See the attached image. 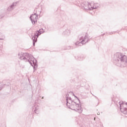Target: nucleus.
I'll return each mask as SVG.
<instances>
[{"mask_svg":"<svg viewBox=\"0 0 127 127\" xmlns=\"http://www.w3.org/2000/svg\"><path fill=\"white\" fill-rule=\"evenodd\" d=\"M18 58L22 60L24 62H28L31 66L35 69V66L37 67V61L34 59V57L28 53H19L18 54Z\"/></svg>","mask_w":127,"mask_h":127,"instance_id":"1","label":"nucleus"},{"mask_svg":"<svg viewBox=\"0 0 127 127\" xmlns=\"http://www.w3.org/2000/svg\"><path fill=\"white\" fill-rule=\"evenodd\" d=\"M114 60L118 65H121L123 67H126L127 65V56L123 55L121 53H117L114 55Z\"/></svg>","mask_w":127,"mask_h":127,"instance_id":"2","label":"nucleus"},{"mask_svg":"<svg viewBox=\"0 0 127 127\" xmlns=\"http://www.w3.org/2000/svg\"><path fill=\"white\" fill-rule=\"evenodd\" d=\"M81 8L83 9H89V10H92L95 8H98V7L96 6L95 4L92 6V5L88 2H83L81 4Z\"/></svg>","mask_w":127,"mask_h":127,"instance_id":"3","label":"nucleus"},{"mask_svg":"<svg viewBox=\"0 0 127 127\" xmlns=\"http://www.w3.org/2000/svg\"><path fill=\"white\" fill-rule=\"evenodd\" d=\"M120 110L125 115H127V103L123 102L121 104L120 102Z\"/></svg>","mask_w":127,"mask_h":127,"instance_id":"4","label":"nucleus"},{"mask_svg":"<svg viewBox=\"0 0 127 127\" xmlns=\"http://www.w3.org/2000/svg\"><path fill=\"white\" fill-rule=\"evenodd\" d=\"M71 108H72V110L73 111H75L76 112H78L79 114H81L82 112H83V110H82V107H81V105L76 104L75 102V104H74V105H72V107Z\"/></svg>","mask_w":127,"mask_h":127,"instance_id":"5","label":"nucleus"},{"mask_svg":"<svg viewBox=\"0 0 127 127\" xmlns=\"http://www.w3.org/2000/svg\"><path fill=\"white\" fill-rule=\"evenodd\" d=\"M75 102L72 100V99L70 97H66V106L68 107L69 109H71V107H73L75 105Z\"/></svg>","mask_w":127,"mask_h":127,"instance_id":"6","label":"nucleus"},{"mask_svg":"<svg viewBox=\"0 0 127 127\" xmlns=\"http://www.w3.org/2000/svg\"><path fill=\"white\" fill-rule=\"evenodd\" d=\"M17 4V1L13 2L7 8L6 11H7V12H10V11H12V10L15 8V6H16Z\"/></svg>","mask_w":127,"mask_h":127,"instance_id":"7","label":"nucleus"},{"mask_svg":"<svg viewBox=\"0 0 127 127\" xmlns=\"http://www.w3.org/2000/svg\"><path fill=\"white\" fill-rule=\"evenodd\" d=\"M81 40H82L81 43L82 45H83V44H85V43H87V42H88V37L87 36H85L84 38L82 37L80 39V41Z\"/></svg>","mask_w":127,"mask_h":127,"instance_id":"8","label":"nucleus"},{"mask_svg":"<svg viewBox=\"0 0 127 127\" xmlns=\"http://www.w3.org/2000/svg\"><path fill=\"white\" fill-rule=\"evenodd\" d=\"M41 33H43V29H40L39 31H37L36 32H35V35L38 37V36H39Z\"/></svg>","mask_w":127,"mask_h":127,"instance_id":"9","label":"nucleus"},{"mask_svg":"<svg viewBox=\"0 0 127 127\" xmlns=\"http://www.w3.org/2000/svg\"><path fill=\"white\" fill-rule=\"evenodd\" d=\"M37 38H38V37H37V36L35 35V34H34V35L32 37L33 44L34 46L35 45V43L37 42Z\"/></svg>","mask_w":127,"mask_h":127,"instance_id":"10","label":"nucleus"},{"mask_svg":"<svg viewBox=\"0 0 127 127\" xmlns=\"http://www.w3.org/2000/svg\"><path fill=\"white\" fill-rule=\"evenodd\" d=\"M30 19H31L33 24H34L35 22L37 21V17H35L34 18L33 16H30Z\"/></svg>","mask_w":127,"mask_h":127,"instance_id":"11","label":"nucleus"},{"mask_svg":"<svg viewBox=\"0 0 127 127\" xmlns=\"http://www.w3.org/2000/svg\"><path fill=\"white\" fill-rule=\"evenodd\" d=\"M75 45H79V44H80L79 46H81V44L82 45V41L80 42H77L75 43Z\"/></svg>","mask_w":127,"mask_h":127,"instance_id":"12","label":"nucleus"},{"mask_svg":"<svg viewBox=\"0 0 127 127\" xmlns=\"http://www.w3.org/2000/svg\"><path fill=\"white\" fill-rule=\"evenodd\" d=\"M37 111V110H36V109H35V113H36V114H37V112H36Z\"/></svg>","mask_w":127,"mask_h":127,"instance_id":"13","label":"nucleus"},{"mask_svg":"<svg viewBox=\"0 0 127 127\" xmlns=\"http://www.w3.org/2000/svg\"><path fill=\"white\" fill-rule=\"evenodd\" d=\"M3 40V39L0 38V40Z\"/></svg>","mask_w":127,"mask_h":127,"instance_id":"14","label":"nucleus"},{"mask_svg":"<svg viewBox=\"0 0 127 127\" xmlns=\"http://www.w3.org/2000/svg\"><path fill=\"white\" fill-rule=\"evenodd\" d=\"M73 96H74V97H75V98H77V97H76V96H75L74 94H73Z\"/></svg>","mask_w":127,"mask_h":127,"instance_id":"15","label":"nucleus"},{"mask_svg":"<svg viewBox=\"0 0 127 127\" xmlns=\"http://www.w3.org/2000/svg\"><path fill=\"white\" fill-rule=\"evenodd\" d=\"M2 35V34H1V33H0V35Z\"/></svg>","mask_w":127,"mask_h":127,"instance_id":"16","label":"nucleus"},{"mask_svg":"<svg viewBox=\"0 0 127 127\" xmlns=\"http://www.w3.org/2000/svg\"><path fill=\"white\" fill-rule=\"evenodd\" d=\"M34 15H36V13H34Z\"/></svg>","mask_w":127,"mask_h":127,"instance_id":"17","label":"nucleus"},{"mask_svg":"<svg viewBox=\"0 0 127 127\" xmlns=\"http://www.w3.org/2000/svg\"><path fill=\"white\" fill-rule=\"evenodd\" d=\"M43 98H44V97H43L42 98V99H43Z\"/></svg>","mask_w":127,"mask_h":127,"instance_id":"18","label":"nucleus"},{"mask_svg":"<svg viewBox=\"0 0 127 127\" xmlns=\"http://www.w3.org/2000/svg\"><path fill=\"white\" fill-rule=\"evenodd\" d=\"M76 99H78V97H76Z\"/></svg>","mask_w":127,"mask_h":127,"instance_id":"19","label":"nucleus"},{"mask_svg":"<svg viewBox=\"0 0 127 127\" xmlns=\"http://www.w3.org/2000/svg\"><path fill=\"white\" fill-rule=\"evenodd\" d=\"M76 99H78V97H76Z\"/></svg>","mask_w":127,"mask_h":127,"instance_id":"20","label":"nucleus"},{"mask_svg":"<svg viewBox=\"0 0 127 127\" xmlns=\"http://www.w3.org/2000/svg\"><path fill=\"white\" fill-rule=\"evenodd\" d=\"M94 120H96V118H94Z\"/></svg>","mask_w":127,"mask_h":127,"instance_id":"21","label":"nucleus"},{"mask_svg":"<svg viewBox=\"0 0 127 127\" xmlns=\"http://www.w3.org/2000/svg\"><path fill=\"white\" fill-rule=\"evenodd\" d=\"M97 115H99V113H98Z\"/></svg>","mask_w":127,"mask_h":127,"instance_id":"22","label":"nucleus"},{"mask_svg":"<svg viewBox=\"0 0 127 127\" xmlns=\"http://www.w3.org/2000/svg\"><path fill=\"white\" fill-rule=\"evenodd\" d=\"M78 100L79 101V99H78Z\"/></svg>","mask_w":127,"mask_h":127,"instance_id":"23","label":"nucleus"}]
</instances>
